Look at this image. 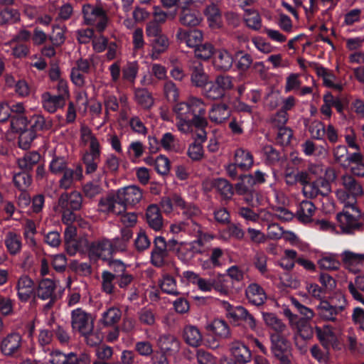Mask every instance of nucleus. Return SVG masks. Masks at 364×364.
<instances>
[{"label": "nucleus", "mask_w": 364, "mask_h": 364, "mask_svg": "<svg viewBox=\"0 0 364 364\" xmlns=\"http://www.w3.org/2000/svg\"><path fill=\"white\" fill-rule=\"evenodd\" d=\"M248 301L254 305L260 306L267 299L264 289L257 284H250L245 291Z\"/></svg>", "instance_id": "obj_21"}, {"label": "nucleus", "mask_w": 364, "mask_h": 364, "mask_svg": "<svg viewBox=\"0 0 364 364\" xmlns=\"http://www.w3.org/2000/svg\"><path fill=\"white\" fill-rule=\"evenodd\" d=\"M110 247L109 240L107 239L87 242V249L90 261L96 262L99 259L107 260L105 253L111 255Z\"/></svg>", "instance_id": "obj_8"}, {"label": "nucleus", "mask_w": 364, "mask_h": 364, "mask_svg": "<svg viewBox=\"0 0 364 364\" xmlns=\"http://www.w3.org/2000/svg\"><path fill=\"white\" fill-rule=\"evenodd\" d=\"M178 21L183 26L195 27L200 23L201 18L198 11L183 6L179 13Z\"/></svg>", "instance_id": "obj_16"}, {"label": "nucleus", "mask_w": 364, "mask_h": 364, "mask_svg": "<svg viewBox=\"0 0 364 364\" xmlns=\"http://www.w3.org/2000/svg\"><path fill=\"white\" fill-rule=\"evenodd\" d=\"M55 289V284L51 279H43L39 284L38 287L37 294L39 298L47 299L49 297H53V294Z\"/></svg>", "instance_id": "obj_38"}, {"label": "nucleus", "mask_w": 364, "mask_h": 364, "mask_svg": "<svg viewBox=\"0 0 364 364\" xmlns=\"http://www.w3.org/2000/svg\"><path fill=\"white\" fill-rule=\"evenodd\" d=\"M195 55L196 58L207 60L210 59L214 53V47L210 43L200 44L195 48Z\"/></svg>", "instance_id": "obj_46"}, {"label": "nucleus", "mask_w": 364, "mask_h": 364, "mask_svg": "<svg viewBox=\"0 0 364 364\" xmlns=\"http://www.w3.org/2000/svg\"><path fill=\"white\" fill-rule=\"evenodd\" d=\"M315 210L316 207L312 202L303 200L300 203L299 209L296 212V216L299 221L306 223L311 220V217Z\"/></svg>", "instance_id": "obj_32"}, {"label": "nucleus", "mask_w": 364, "mask_h": 364, "mask_svg": "<svg viewBox=\"0 0 364 364\" xmlns=\"http://www.w3.org/2000/svg\"><path fill=\"white\" fill-rule=\"evenodd\" d=\"M165 97L169 102H174L178 100L179 91L176 84L171 80H167L164 85Z\"/></svg>", "instance_id": "obj_48"}, {"label": "nucleus", "mask_w": 364, "mask_h": 364, "mask_svg": "<svg viewBox=\"0 0 364 364\" xmlns=\"http://www.w3.org/2000/svg\"><path fill=\"white\" fill-rule=\"evenodd\" d=\"M82 13L87 24H93L97 18L107 16L105 11L102 7L93 6L85 4L82 7Z\"/></svg>", "instance_id": "obj_28"}, {"label": "nucleus", "mask_w": 364, "mask_h": 364, "mask_svg": "<svg viewBox=\"0 0 364 364\" xmlns=\"http://www.w3.org/2000/svg\"><path fill=\"white\" fill-rule=\"evenodd\" d=\"M21 14L16 9L6 8L0 11V23H14L19 21Z\"/></svg>", "instance_id": "obj_43"}, {"label": "nucleus", "mask_w": 364, "mask_h": 364, "mask_svg": "<svg viewBox=\"0 0 364 364\" xmlns=\"http://www.w3.org/2000/svg\"><path fill=\"white\" fill-rule=\"evenodd\" d=\"M134 97L136 102L144 109L150 108L154 104L151 93L145 88L136 89Z\"/></svg>", "instance_id": "obj_40"}, {"label": "nucleus", "mask_w": 364, "mask_h": 364, "mask_svg": "<svg viewBox=\"0 0 364 364\" xmlns=\"http://www.w3.org/2000/svg\"><path fill=\"white\" fill-rule=\"evenodd\" d=\"M229 350L238 364H247L251 361L252 353L249 348L242 341L235 340L229 344Z\"/></svg>", "instance_id": "obj_10"}, {"label": "nucleus", "mask_w": 364, "mask_h": 364, "mask_svg": "<svg viewBox=\"0 0 364 364\" xmlns=\"http://www.w3.org/2000/svg\"><path fill=\"white\" fill-rule=\"evenodd\" d=\"M81 335L85 337L87 344L92 347L99 345L102 341L101 333L98 331H95L94 329Z\"/></svg>", "instance_id": "obj_64"}, {"label": "nucleus", "mask_w": 364, "mask_h": 364, "mask_svg": "<svg viewBox=\"0 0 364 364\" xmlns=\"http://www.w3.org/2000/svg\"><path fill=\"white\" fill-rule=\"evenodd\" d=\"M151 245V242L144 230H140L134 240V246L136 250L139 252H144Z\"/></svg>", "instance_id": "obj_56"}, {"label": "nucleus", "mask_w": 364, "mask_h": 364, "mask_svg": "<svg viewBox=\"0 0 364 364\" xmlns=\"http://www.w3.org/2000/svg\"><path fill=\"white\" fill-rule=\"evenodd\" d=\"M293 136V132L291 129L286 127L279 128L277 140L282 146H287L290 144L291 139Z\"/></svg>", "instance_id": "obj_59"}, {"label": "nucleus", "mask_w": 364, "mask_h": 364, "mask_svg": "<svg viewBox=\"0 0 364 364\" xmlns=\"http://www.w3.org/2000/svg\"><path fill=\"white\" fill-rule=\"evenodd\" d=\"M188 154L194 161H199L203 158V150L200 143L196 141L190 145Z\"/></svg>", "instance_id": "obj_62"}, {"label": "nucleus", "mask_w": 364, "mask_h": 364, "mask_svg": "<svg viewBox=\"0 0 364 364\" xmlns=\"http://www.w3.org/2000/svg\"><path fill=\"white\" fill-rule=\"evenodd\" d=\"M230 112L229 107L225 104L214 105L209 112V118L211 122L220 124L229 118Z\"/></svg>", "instance_id": "obj_26"}, {"label": "nucleus", "mask_w": 364, "mask_h": 364, "mask_svg": "<svg viewBox=\"0 0 364 364\" xmlns=\"http://www.w3.org/2000/svg\"><path fill=\"white\" fill-rule=\"evenodd\" d=\"M263 318L265 323L275 331L274 333L282 334L287 330V326L274 314L264 313Z\"/></svg>", "instance_id": "obj_35"}, {"label": "nucleus", "mask_w": 364, "mask_h": 364, "mask_svg": "<svg viewBox=\"0 0 364 364\" xmlns=\"http://www.w3.org/2000/svg\"><path fill=\"white\" fill-rule=\"evenodd\" d=\"M346 297L341 293H336L328 300H322L318 306L320 317L328 321H336V316L341 314L346 306Z\"/></svg>", "instance_id": "obj_2"}, {"label": "nucleus", "mask_w": 364, "mask_h": 364, "mask_svg": "<svg viewBox=\"0 0 364 364\" xmlns=\"http://www.w3.org/2000/svg\"><path fill=\"white\" fill-rule=\"evenodd\" d=\"M233 61V57L227 50L220 49L215 52L213 66L218 71L226 72L232 68Z\"/></svg>", "instance_id": "obj_17"}, {"label": "nucleus", "mask_w": 364, "mask_h": 364, "mask_svg": "<svg viewBox=\"0 0 364 364\" xmlns=\"http://www.w3.org/2000/svg\"><path fill=\"white\" fill-rule=\"evenodd\" d=\"M118 204L125 208L134 206L138 203L142 198V192L139 187L136 186H129L120 188L117 191Z\"/></svg>", "instance_id": "obj_6"}, {"label": "nucleus", "mask_w": 364, "mask_h": 364, "mask_svg": "<svg viewBox=\"0 0 364 364\" xmlns=\"http://www.w3.org/2000/svg\"><path fill=\"white\" fill-rule=\"evenodd\" d=\"M146 222L152 229L159 230L163 225V220L159 208L156 205H150L146 213Z\"/></svg>", "instance_id": "obj_27"}, {"label": "nucleus", "mask_w": 364, "mask_h": 364, "mask_svg": "<svg viewBox=\"0 0 364 364\" xmlns=\"http://www.w3.org/2000/svg\"><path fill=\"white\" fill-rule=\"evenodd\" d=\"M100 156L96 157L86 152L82 158L83 163L85 165V173L87 174H90L94 173L97 168L98 163L100 162Z\"/></svg>", "instance_id": "obj_50"}, {"label": "nucleus", "mask_w": 364, "mask_h": 364, "mask_svg": "<svg viewBox=\"0 0 364 364\" xmlns=\"http://www.w3.org/2000/svg\"><path fill=\"white\" fill-rule=\"evenodd\" d=\"M336 218L341 228L345 232L353 233L355 230L363 229V223L358 222L355 218L348 211L338 213Z\"/></svg>", "instance_id": "obj_14"}, {"label": "nucleus", "mask_w": 364, "mask_h": 364, "mask_svg": "<svg viewBox=\"0 0 364 364\" xmlns=\"http://www.w3.org/2000/svg\"><path fill=\"white\" fill-rule=\"evenodd\" d=\"M150 160L154 161L155 169L159 173L165 175L169 171L170 161L167 157L160 155L156 159H150Z\"/></svg>", "instance_id": "obj_54"}, {"label": "nucleus", "mask_w": 364, "mask_h": 364, "mask_svg": "<svg viewBox=\"0 0 364 364\" xmlns=\"http://www.w3.org/2000/svg\"><path fill=\"white\" fill-rule=\"evenodd\" d=\"M271 352L279 364H292L293 355L290 341L284 333H271Z\"/></svg>", "instance_id": "obj_3"}, {"label": "nucleus", "mask_w": 364, "mask_h": 364, "mask_svg": "<svg viewBox=\"0 0 364 364\" xmlns=\"http://www.w3.org/2000/svg\"><path fill=\"white\" fill-rule=\"evenodd\" d=\"M348 289L355 300L364 304V298L362 294L359 292V291L364 292V276H357L354 282H349Z\"/></svg>", "instance_id": "obj_31"}, {"label": "nucleus", "mask_w": 364, "mask_h": 364, "mask_svg": "<svg viewBox=\"0 0 364 364\" xmlns=\"http://www.w3.org/2000/svg\"><path fill=\"white\" fill-rule=\"evenodd\" d=\"M191 82L195 87H203L208 82V75L205 73L203 65L198 61H191L188 64Z\"/></svg>", "instance_id": "obj_11"}, {"label": "nucleus", "mask_w": 364, "mask_h": 364, "mask_svg": "<svg viewBox=\"0 0 364 364\" xmlns=\"http://www.w3.org/2000/svg\"><path fill=\"white\" fill-rule=\"evenodd\" d=\"M267 257L262 252L257 253L254 258V265L259 272L264 274L267 272Z\"/></svg>", "instance_id": "obj_63"}, {"label": "nucleus", "mask_w": 364, "mask_h": 364, "mask_svg": "<svg viewBox=\"0 0 364 364\" xmlns=\"http://www.w3.org/2000/svg\"><path fill=\"white\" fill-rule=\"evenodd\" d=\"M22 338L18 333H11L4 338L1 344V350L6 355L17 353L21 346Z\"/></svg>", "instance_id": "obj_15"}, {"label": "nucleus", "mask_w": 364, "mask_h": 364, "mask_svg": "<svg viewBox=\"0 0 364 364\" xmlns=\"http://www.w3.org/2000/svg\"><path fill=\"white\" fill-rule=\"evenodd\" d=\"M204 95L213 100H220L227 91L233 88L232 77L229 75H218L214 81L208 82L203 87Z\"/></svg>", "instance_id": "obj_4"}, {"label": "nucleus", "mask_w": 364, "mask_h": 364, "mask_svg": "<svg viewBox=\"0 0 364 364\" xmlns=\"http://www.w3.org/2000/svg\"><path fill=\"white\" fill-rule=\"evenodd\" d=\"M176 38L181 42L185 43L188 47L196 48L202 42L203 33L198 29L187 31L178 28Z\"/></svg>", "instance_id": "obj_13"}, {"label": "nucleus", "mask_w": 364, "mask_h": 364, "mask_svg": "<svg viewBox=\"0 0 364 364\" xmlns=\"http://www.w3.org/2000/svg\"><path fill=\"white\" fill-rule=\"evenodd\" d=\"M341 185L353 198L360 196L363 193L360 183L351 174H344L341 178Z\"/></svg>", "instance_id": "obj_19"}, {"label": "nucleus", "mask_w": 364, "mask_h": 364, "mask_svg": "<svg viewBox=\"0 0 364 364\" xmlns=\"http://www.w3.org/2000/svg\"><path fill=\"white\" fill-rule=\"evenodd\" d=\"M58 207L62 208H68L71 210H79L82 204V195L77 191H73L70 193H62L58 200Z\"/></svg>", "instance_id": "obj_12"}, {"label": "nucleus", "mask_w": 364, "mask_h": 364, "mask_svg": "<svg viewBox=\"0 0 364 364\" xmlns=\"http://www.w3.org/2000/svg\"><path fill=\"white\" fill-rule=\"evenodd\" d=\"M183 337L186 343L193 347L199 346L203 341L202 334L195 326L188 325L185 326Z\"/></svg>", "instance_id": "obj_25"}, {"label": "nucleus", "mask_w": 364, "mask_h": 364, "mask_svg": "<svg viewBox=\"0 0 364 364\" xmlns=\"http://www.w3.org/2000/svg\"><path fill=\"white\" fill-rule=\"evenodd\" d=\"M335 161L343 168L346 169L350 166L352 154H348V149L344 145L337 146L333 151Z\"/></svg>", "instance_id": "obj_30"}, {"label": "nucleus", "mask_w": 364, "mask_h": 364, "mask_svg": "<svg viewBox=\"0 0 364 364\" xmlns=\"http://www.w3.org/2000/svg\"><path fill=\"white\" fill-rule=\"evenodd\" d=\"M82 191L87 198H93L102 193V188L99 182L90 181L83 186Z\"/></svg>", "instance_id": "obj_51"}, {"label": "nucleus", "mask_w": 364, "mask_h": 364, "mask_svg": "<svg viewBox=\"0 0 364 364\" xmlns=\"http://www.w3.org/2000/svg\"><path fill=\"white\" fill-rule=\"evenodd\" d=\"M32 202V212L35 213H38L42 210L43 204H44V196L42 194H38L33 197L31 199L30 196L26 198L24 194V204L28 205Z\"/></svg>", "instance_id": "obj_55"}, {"label": "nucleus", "mask_w": 364, "mask_h": 364, "mask_svg": "<svg viewBox=\"0 0 364 364\" xmlns=\"http://www.w3.org/2000/svg\"><path fill=\"white\" fill-rule=\"evenodd\" d=\"M318 264L321 269L326 270H337L341 267V262L334 255L323 257L318 260Z\"/></svg>", "instance_id": "obj_47"}, {"label": "nucleus", "mask_w": 364, "mask_h": 364, "mask_svg": "<svg viewBox=\"0 0 364 364\" xmlns=\"http://www.w3.org/2000/svg\"><path fill=\"white\" fill-rule=\"evenodd\" d=\"M98 210L106 214L119 215L125 212V208L118 204L116 192L109 193L100 198L98 203Z\"/></svg>", "instance_id": "obj_9"}, {"label": "nucleus", "mask_w": 364, "mask_h": 364, "mask_svg": "<svg viewBox=\"0 0 364 364\" xmlns=\"http://www.w3.org/2000/svg\"><path fill=\"white\" fill-rule=\"evenodd\" d=\"M72 328L77 330L80 334L86 333L93 330L94 322L91 316L81 309L72 311Z\"/></svg>", "instance_id": "obj_7"}, {"label": "nucleus", "mask_w": 364, "mask_h": 364, "mask_svg": "<svg viewBox=\"0 0 364 364\" xmlns=\"http://www.w3.org/2000/svg\"><path fill=\"white\" fill-rule=\"evenodd\" d=\"M213 186L225 199L231 198L234 193L232 184L226 179L221 178L215 179L213 181Z\"/></svg>", "instance_id": "obj_37"}, {"label": "nucleus", "mask_w": 364, "mask_h": 364, "mask_svg": "<svg viewBox=\"0 0 364 364\" xmlns=\"http://www.w3.org/2000/svg\"><path fill=\"white\" fill-rule=\"evenodd\" d=\"M309 131L314 139H323L326 133L325 125L321 122L315 120L309 125Z\"/></svg>", "instance_id": "obj_57"}, {"label": "nucleus", "mask_w": 364, "mask_h": 364, "mask_svg": "<svg viewBox=\"0 0 364 364\" xmlns=\"http://www.w3.org/2000/svg\"><path fill=\"white\" fill-rule=\"evenodd\" d=\"M341 257L343 262L348 266L361 264L364 261V254H357L348 250L343 252Z\"/></svg>", "instance_id": "obj_49"}, {"label": "nucleus", "mask_w": 364, "mask_h": 364, "mask_svg": "<svg viewBox=\"0 0 364 364\" xmlns=\"http://www.w3.org/2000/svg\"><path fill=\"white\" fill-rule=\"evenodd\" d=\"M331 192L330 183L324 178L320 177L309 184L308 193L309 198H315L318 195L328 196Z\"/></svg>", "instance_id": "obj_18"}, {"label": "nucleus", "mask_w": 364, "mask_h": 364, "mask_svg": "<svg viewBox=\"0 0 364 364\" xmlns=\"http://www.w3.org/2000/svg\"><path fill=\"white\" fill-rule=\"evenodd\" d=\"M139 319L145 325L153 326L155 323V314L151 309L143 308L139 312Z\"/></svg>", "instance_id": "obj_60"}, {"label": "nucleus", "mask_w": 364, "mask_h": 364, "mask_svg": "<svg viewBox=\"0 0 364 364\" xmlns=\"http://www.w3.org/2000/svg\"><path fill=\"white\" fill-rule=\"evenodd\" d=\"M31 122L32 123L31 128L35 130L49 129L52 126L50 121L46 122L45 118L41 115L34 116Z\"/></svg>", "instance_id": "obj_61"}, {"label": "nucleus", "mask_w": 364, "mask_h": 364, "mask_svg": "<svg viewBox=\"0 0 364 364\" xmlns=\"http://www.w3.org/2000/svg\"><path fill=\"white\" fill-rule=\"evenodd\" d=\"M157 343L160 352L168 355H171L179 349V341L174 336L171 334L161 336Z\"/></svg>", "instance_id": "obj_20"}, {"label": "nucleus", "mask_w": 364, "mask_h": 364, "mask_svg": "<svg viewBox=\"0 0 364 364\" xmlns=\"http://www.w3.org/2000/svg\"><path fill=\"white\" fill-rule=\"evenodd\" d=\"M151 44L152 46L151 58L156 59L161 53L167 50L169 42L166 36L161 34L157 37L153 38Z\"/></svg>", "instance_id": "obj_33"}, {"label": "nucleus", "mask_w": 364, "mask_h": 364, "mask_svg": "<svg viewBox=\"0 0 364 364\" xmlns=\"http://www.w3.org/2000/svg\"><path fill=\"white\" fill-rule=\"evenodd\" d=\"M153 243L151 263L156 267H162L166 264V260L169 256L168 245L164 237L161 236L156 237Z\"/></svg>", "instance_id": "obj_5"}, {"label": "nucleus", "mask_w": 364, "mask_h": 364, "mask_svg": "<svg viewBox=\"0 0 364 364\" xmlns=\"http://www.w3.org/2000/svg\"><path fill=\"white\" fill-rule=\"evenodd\" d=\"M234 58L237 61L236 68L240 72H246L253 63L252 55L242 50H237Z\"/></svg>", "instance_id": "obj_34"}, {"label": "nucleus", "mask_w": 364, "mask_h": 364, "mask_svg": "<svg viewBox=\"0 0 364 364\" xmlns=\"http://www.w3.org/2000/svg\"><path fill=\"white\" fill-rule=\"evenodd\" d=\"M204 14L207 17L210 26H218L220 25L221 14L220 9L215 4H211L210 5L207 6L204 10Z\"/></svg>", "instance_id": "obj_42"}, {"label": "nucleus", "mask_w": 364, "mask_h": 364, "mask_svg": "<svg viewBox=\"0 0 364 364\" xmlns=\"http://www.w3.org/2000/svg\"><path fill=\"white\" fill-rule=\"evenodd\" d=\"M235 163L242 171H247L253 164V156L248 151L238 149L235 153Z\"/></svg>", "instance_id": "obj_29"}, {"label": "nucleus", "mask_w": 364, "mask_h": 364, "mask_svg": "<svg viewBox=\"0 0 364 364\" xmlns=\"http://www.w3.org/2000/svg\"><path fill=\"white\" fill-rule=\"evenodd\" d=\"M351 175L364 178V157L360 152L352 154L350 159Z\"/></svg>", "instance_id": "obj_36"}, {"label": "nucleus", "mask_w": 364, "mask_h": 364, "mask_svg": "<svg viewBox=\"0 0 364 364\" xmlns=\"http://www.w3.org/2000/svg\"><path fill=\"white\" fill-rule=\"evenodd\" d=\"M210 329L215 335L222 338H229L230 331L228 323L221 319H215L210 326Z\"/></svg>", "instance_id": "obj_41"}, {"label": "nucleus", "mask_w": 364, "mask_h": 364, "mask_svg": "<svg viewBox=\"0 0 364 364\" xmlns=\"http://www.w3.org/2000/svg\"><path fill=\"white\" fill-rule=\"evenodd\" d=\"M160 286L164 292L173 295H178L179 294L176 289V281L171 276H165Z\"/></svg>", "instance_id": "obj_53"}, {"label": "nucleus", "mask_w": 364, "mask_h": 364, "mask_svg": "<svg viewBox=\"0 0 364 364\" xmlns=\"http://www.w3.org/2000/svg\"><path fill=\"white\" fill-rule=\"evenodd\" d=\"M122 313L118 308L111 307L103 313L101 323L105 326H112L119 322Z\"/></svg>", "instance_id": "obj_39"}, {"label": "nucleus", "mask_w": 364, "mask_h": 364, "mask_svg": "<svg viewBox=\"0 0 364 364\" xmlns=\"http://www.w3.org/2000/svg\"><path fill=\"white\" fill-rule=\"evenodd\" d=\"M178 122V129L183 133H188L192 127H207L208 122L205 117V109L203 102L197 97H190L186 102L174 105L173 108Z\"/></svg>", "instance_id": "obj_1"}, {"label": "nucleus", "mask_w": 364, "mask_h": 364, "mask_svg": "<svg viewBox=\"0 0 364 364\" xmlns=\"http://www.w3.org/2000/svg\"><path fill=\"white\" fill-rule=\"evenodd\" d=\"M55 212H59L62 214V221L66 225H71L75 220L76 215L74 213L75 210H71L68 208H62L58 207V203L53 207Z\"/></svg>", "instance_id": "obj_58"}, {"label": "nucleus", "mask_w": 364, "mask_h": 364, "mask_svg": "<svg viewBox=\"0 0 364 364\" xmlns=\"http://www.w3.org/2000/svg\"><path fill=\"white\" fill-rule=\"evenodd\" d=\"M5 243L6 247L11 254L17 253L21 247V237L14 232H9Z\"/></svg>", "instance_id": "obj_44"}, {"label": "nucleus", "mask_w": 364, "mask_h": 364, "mask_svg": "<svg viewBox=\"0 0 364 364\" xmlns=\"http://www.w3.org/2000/svg\"><path fill=\"white\" fill-rule=\"evenodd\" d=\"M115 274L109 271H104L102 273V289L104 292L111 294L114 292V280H116Z\"/></svg>", "instance_id": "obj_45"}, {"label": "nucleus", "mask_w": 364, "mask_h": 364, "mask_svg": "<svg viewBox=\"0 0 364 364\" xmlns=\"http://www.w3.org/2000/svg\"><path fill=\"white\" fill-rule=\"evenodd\" d=\"M154 20L151 21L156 22L157 24L161 25L166 22L167 19L173 20L176 16V11L166 13L161 10V8L155 6L154 8Z\"/></svg>", "instance_id": "obj_52"}, {"label": "nucleus", "mask_w": 364, "mask_h": 364, "mask_svg": "<svg viewBox=\"0 0 364 364\" xmlns=\"http://www.w3.org/2000/svg\"><path fill=\"white\" fill-rule=\"evenodd\" d=\"M43 106L50 113L55 112L58 108H62L65 105V100L62 96L52 95L46 92L42 95Z\"/></svg>", "instance_id": "obj_23"}, {"label": "nucleus", "mask_w": 364, "mask_h": 364, "mask_svg": "<svg viewBox=\"0 0 364 364\" xmlns=\"http://www.w3.org/2000/svg\"><path fill=\"white\" fill-rule=\"evenodd\" d=\"M159 205L162 211L166 214L173 210V207H183L184 199L177 193H172L161 198Z\"/></svg>", "instance_id": "obj_22"}, {"label": "nucleus", "mask_w": 364, "mask_h": 364, "mask_svg": "<svg viewBox=\"0 0 364 364\" xmlns=\"http://www.w3.org/2000/svg\"><path fill=\"white\" fill-rule=\"evenodd\" d=\"M182 210L183 215L186 217L188 219H191L189 223H186V225L191 226V228H194V226L191 224V220H193V218L194 217H196L200 214V209L196 206L195 205H193L191 203H187L184 200V206L183 207H179ZM186 223H180L178 225H173L172 226L173 231L178 232L181 231L186 229Z\"/></svg>", "instance_id": "obj_24"}]
</instances>
